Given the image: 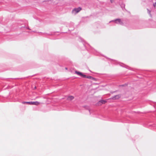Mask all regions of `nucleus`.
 Returning <instances> with one entry per match:
<instances>
[{
    "label": "nucleus",
    "mask_w": 156,
    "mask_h": 156,
    "mask_svg": "<svg viewBox=\"0 0 156 156\" xmlns=\"http://www.w3.org/2000/svg\"><path fill=\"white\" fill-rule=\"evenodd\" d=\"M82 9L80 7H79L78 8H75L72 10V13L76 14L79 12Z\"/></svg>",
    "instance_id": "nucleus-1"
},
{
    "label": "nucleus",
    "mask_w": 156,
    "mask_h": 156,
    "mask_svg": "<svg viewBox=\"0 0 156 156\" xmlns=\"http://www.w3.org/2000/svg\"><path fill=\"white\" fill-rule=\"evenodd\" d=\"M121 97V95L120 94L117 95L115 96L110 98V99H112V100H116L119 99Z\"/></svg>",
    "instance_id": "nucleus-2"
},
{
    "label": "nucleus",
    "mask_w": 156,
    "mask_h": 156,
    "mask_svg": "<svg viewBox=\"0 0 156 156\" xmlns=\"http://www.w3.org/2000/svg\"><path fill=\"white\" fill-rule=\"evenodd\" d=\"M75 73L76 74H77V75H79L80 76H82V77H86V75H83L80 72H78L77 71H75Z\"/></svg>",
    "instance_id": "nucleus-3"
},
{
    "label": "nucleus",
    "mask_w": 156,
    "mask_h": 156,
    "mask_svg": "<svg viewBox=\"0 0 156 156\" xmlns=\"http://www.w3.org/2000/svg\"><path fill=\"white\" fill-rule=\"evenodd\" d=\"M74 98V96L72 95H69L68 96L67 98V100L68 101H71L73 100Z\"/></svg>",
    "instance_id": "nucleus-4"
},
{
    "label": "nucleus",
    "mask_w": 156,
    "mask_h": 156,
    "mask_svg": "<svg viewBox=\"0 0 156 156\" xmlns=\"http://www.w3.org/2000/svg\"><path fill=\"white\" fill-rule=\"evenodd\" d=\"M40 104V103L37 101L31 102V105H35L37 106L39 105Z\"/></svg>",
    "instance_id": "nucleus-5"
},
{
    "label": "nucleus",
    "mask_w": 156,
    "mask_h": 156,
    "mask_svg": "<svg viewBox=\"0 0 156 156\" xmlns=\"http://www.w3.org/2000/svg\"><path fill=\"white\" fill-rule=\"evenodd\" d=\"M115 23H122V22L121 21V20L120 19H117L115 20Z\"/></svg>",
    "instance_id": "nucleus-6"
},
{
    "label": "nucleus",
    "mask_w": 156,
    "mask_h": 156,
    "mask_svg": "<svg viewBox=\"0 0 156 156\" xmlns=\"http://www.w3.org/2000/svg\"><path fill=\"white\" fill-rule=\"evenodd\" d=\"M23 104H27L30 105H31V102H25L24 101L22 103Z\"/></svg>",
    "instance_id": "nucleus-7"
},
{
    "label": "nucleus",
    "mask_w": 156,
    "mask_h": 156,
    "mask_svg": "<svg viewBox=\"0 0 156 156\" xmlns=\"http://www.w3.org/2000/svg\"><path fill=\"white\" fill-rule=\"evenodd\" d=\"M102 104H105L107 102V101L105 100H100Z\"/></svg>",
    "instance_id": "nucleus-8"
},
{
    "label": "nucleus",
    "mask_w": 156,
    "mask_h": 156,
    "mask_svg": "<svg viewBox=\"0 0 156 156\" xmlns=\"http://www.w3.org/2000/svg\"><path fill=\"white\" fill-rule=\"evenodd\" d=\"M102 104L101 103V101H99L97 104H96V105L98 106H101L102 105Z\"/></svg>",
    "instance_id": "nucleus-9"
},
{
    "label": "nucleus",
    "mask_w": 156,
    "mask_h": 156,
    "mask_svg": "<svg viewBox=\"0 0 156 156\" xmlns=\"http://www.w3.org/2000/svg\"><path fill=\"white\" fill-rule=\"evenodd\" d=\"M85 78H88V79H91V78L92 77L90 76H86V77Z\"/></svg>",
    "instance_id": "nucleus-10"
},
{
    "label": "nucleus",
    "mask_w": 156,
    "mask_h": 156,
    "mask_svg": "<svg viewBox=\"0 0 156 156\" xmlns=\"http://www.w3.org/2000/svg\"><path fill=\"white\" fill-rule=\"evenodd\" d=\"M153 6L154 7H156V2L153 4Z\"/></svg>",
    "instance_id": "nucleus-11"
},
{
    "label": "nucleus",
    "mask_w": 156,
    "mask_h": 156,
    "mask_svg": "<svg viewBox=\"0 0 156 156\" xmlns=\"http://www.w3.org/2000/svg\"><path fill=\"white\" fill-rule=\"evenodd\" d=\"M147 10H148V12L149 13V14H150V13L151 11H150L149 10H148V9H147Z\"/></svg>",
    "instance_id": "nucleus-12"
},
{
    "label": "nucleus",
    "mask_w": 156,
    "mask_h": 156,
    "mask_svg": "<svg viewBox=\"0 0 156 156\" xmlns=\"http://www.w3.org/2000/svg\"><path fill=\"white\" fill-rule=\"evenodd\" d=\"M114 0H110V1L111 2V3H112L113 2Z\"/></svg>",
    "instance_id": "nucleus-13"
},
{
    "label": "nucleus",
    "mask_w": 156,
    "mask_h": 156,
    "mask_svg": "<svg viewBox=\"0 0 156 156\" xmlns=\"http://www.w3.org/2000/svg\"><path fill=\"white\" fill-rule=\"evenodd\" d=\"M65 69H66V70H67V68H65Z\"/></svg>",
    "instance_id": "nucleus-14"
}]
</instances>
